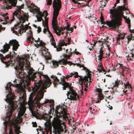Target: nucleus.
I'll return each mask as SVG.
<instances>
[{
    "label": "nucleus",
    "instance_id": "6ab92c4d",
    "mask_svg": "<svg viewBox=\"0 0 134 134\" xmlns=\"http://www.w3.org/2000/svg\"><path fill=\"white\" fill-rule=\"evenodd\" d=\"M10 44H4L3 46V49H2L1 51L3 54L8 52L9 49L10 48Z\"/></svg>",
    "mask_w": 134,
    "mask_h": 134
},
{
    "label": "nucleus",
    "instance_id": "13d9d810",
    "mask_svg": "<svg viewBox=\"0 0 134 134\" xmlns=\"http://www.w3.org/2000/svg\"><path fill=\"white\" fill-rule=\"evenodd\" d=\"M37 31L38 33H39L41 31V28L40 27H38Z\"/></svg>",
    "mask_w": 134,
    "mask_h": 134
},
{
    "label": "nucleus",
    "instance_id": "4be33fe9",
    "mask_svg": "<svg viewBox=\"0 0 134 134\" xmlns=\"http://www.w3.org/2000/svg\"><path fill=\"white\" fill-rule=\"evenodd\" d=\"M44 58L46 60L47 63H48V62L47 60H50L51 59L52 57L50 53L47 52L45 54V55H44Z\"/></svg>",
    "mask_w": 134,
    "mask_h": 134
},
{
    "label": "nucleus",
    "instance_id": "e2e57ef3",
    "mask_svg": "<svg viewBox=\"0 0 134 134\" xmlns=\"http://www.w3.org/2000/svg\"><path fill=\"white\" fill-rule=\"evenodd\" d=\"M98 65L100 69L102 68V67H103L102 64H101V63L100 62L99 63Z\"/></svg>",
    "mask_w": 134,
    "mask_h": 134
},
{
    "label": "nucleus",
    "instance_id": "9d476101",
    "mask_svg": "<svg viewBox=\"0 0 134 134\" xmlns=\"http://www.w3.org/2000/svg\"><path fill=\"white\" fill-rule=\"evenodd\" d=\"M34 87H32L33 92L34 93H36L39 89L41 86L42 82L41 79L38 80H34Z\"/></svg>",
    "mask_w": 134,
    "mask_h": 134
},
{
    "label": "nucleus",
    "instance_id": "72a5a7b5",
    "mask_svg": "<svg viewBox=\"0 0 134 134\" xmlns=\"http://www.w3.org/2000/svg\"><path fill=\"white\" fill-rule=\"evenodd\" d=\"M129 29L130 30V31L131 32V37H130V38H128V40H131V39H132V38H134V37L133 36V34H134V29L131 30V27H130V29Z\"/></svg>",
    "mask_w": 134,
    "mask_h": 134
},
{
    "label": "nucleus",
    "instance_id": "7c9ffc66",
    "mask_svg": "<svg viewBox=\"0 0 134 134\" xmlns=\"http://www.w3.org/2000/svg\"><path fill=\"white\" fill-rule=\"evenodd\" d=\"M124 88L125 89L127 88L129 89L130 88H131V85L129 83V81H127L126 83H124Z\"/></svg>",
    "mask_w": 134,
    "mask_h": 134
},
{
    "label": "nucleus",
    "instance_id": "de8ad7c7",
    "mask_svg": "<svg viewBox=\"0 0 134 134\" xmlns=\"http://www.w3.org/2000/svg\"><path fill=\"white\" fill-rule=\"evenodd\" d=\"M15 131L16 132V131H17V132H19L18 131H19V129H20V127H18L17 126H15Z\"/></svg>",
    "mask_w": 134,
    "mask_h": 134
},
{
    "label": "nucleus",
    "instance_id": "2eb2a0df",
    "mask_svg": "<svg viewBox=\"0 0 134 134\" xmlns=\"http://www.w3.org/2000/svg\"><path fill=\"white\" fill-rule=\"evenodd\" d=\"M63 63L64 65H66L67 64L69 65L70 66H71L72 65H76L77 66H79L80 68L83 67V65H81L77 63H73L70 61L67 62L66 60H64L63 61Z\"/></svg>",
    "mask_w": 134,
    "mask_h": 134
},
{
    "label": "nucleus",
    "instance_id": "412c9836",
    "mask_svg": "<svg viewBox=\"0 0 134 134\" xmlns=\"http://www.w3.org/2000/svg\"><path fill=\"white\" fill-rule=\"evenodd\" d=\"M128 58L130 60H132L134 58V50H130L128 53Z\"/></svg>",
    "mask_w": 134,
    "mask_h": 134
},
{
    "label": "nucleus",
    "instance_id": "c03bdc74",
    "mask_svg": "<svg viewBox=\"0 0 134 134\" xmlns=\"http://www.w3.org/2000/svg\"><path fill=\"white\" fill-rule=\"evenodd\" d=\"M75 72L74 73H71L70 74H69L67 75L66 76V77L68 79L70 77H72V75H75Z\"/></svg>",
    "mask_w": 134,
    "mask_h": 134
},
{
    "label": "nucleus",
    "instance_id": "f03ea898",
    "mask_svg": "<svg viewBox=\"0 0 134 134\" xmlns=\"http://www.w3.org/2000/svg\"><path fill=\"white\" fill-rule=\"evenodd\" d=\"M11 53H10L9 54L6 55L5 57H4L2 54H0V59L1 61L7 67L10 65L11 64H12V65L13 64H14L15 60L18 62V66H16L14 67V68L17 72L18 77L20 79H22L24 78V75H25V73L24 72L23 69L24 65L25 63L24 61V58L20 57L18 56L15 58L13 55L12 56Z\"/></svg>",
    "mask_w": 134,
    "mask_h": 134
},
{
    "label": "nucleus",
    "instance_id": "7ed1b4c3",
    "mask_svg": "<svg viewBox=\"0 0 134 134\" xmlns=\"http://www.w3.org/2000/svg\"><path fill=\"white\" fill-rule=\"evenodd\" d=\"M123 6H119L116 9L114 6L112 9H110L109 13L112 15V19L111 21H107L106 23L111 29L114 30L118 29L119 27L121 25L122 17L125 16L122 11L124 10Z\"/></svg>",
    "mask_w": 134,
    "mask_h": 134
},
{
    "label": "nucleus",
    "instance_id": "2f4dec72",
    "mask_svg": "<svg viewBox=\"0 0 134 134\" xmlns=\"http://www.w3.org/2000/svg\"><path fill=\"white\" fill-rule=\"evenodd\" d=\"M52 37L51 39V44L52 45L54 46V48H57L55 40L53 36Z\"/></svg>",
    "mask_w": 134,
    "mask_h": 134
},
{
    "label": "nucleus",
    "instance_id": "3c124183",
    "mask_svg": "<svg viewBox=\"0 0 134 134\" xmlns=\"http://www.w3.org/2000/svg\"><path fill=\"white\" fill-rule=\"evenodd\" d=\"M98 71H99V72H101L102 71L104 72H105V70L104 69L103 67L100 68V69H98Z\"/></svg>",
    "mask_w": 134,
    "mask_h": 134
},
{
    "label": "nucleus",
    "instance_id": "9b49d317",
    "mask_svg": "<svg viewBox=\"0 0 134 134\" xmlns=\"http://www.w3.org/2000/svg\"><path fill=\"white\" fill-rule=\"evenodd\" d=\"M61 4H59L58 6L55 7H54L53 15V18L57 19L58 14H59L60 9L61 8Z\"/></svg>",
    "mask_w": 134,
    "mask_h": 134
},
{
    "label": "nucleus",
    "instance_id": "c85d7f7f",
    "mask_svg": "<svg viewBox=\"0 0 134 134\" xmlns=\"http://www.w3.org/2000/svg\"><path fill=\"white\" fill-rule=\"evenodd\" d=\"M15 27L14 28H12L11 30L13 32V33H14L15 34H16L17 35L19 36V34H20L19 32V30L18 31V32H17L16 31L14 30V29H17L18 27L16 26L15 25Z\"/></svg>",
    "mask_w": 134,
    "mask_h": 134
},
{
    "label": "nucleus",
    "instance_id": "f8f14e48",
    "mask_svg": "<svg viewBox=\"0 0 134 134\" xmlns=\"http://www.w3.org/2000/svg\"><path fill=\"white\" fill-rule=\"evenodd\" d=\"M70 25L67 24V26L64 27L59 28L57 29H54V32L58 36L60 35V32L61 31H64L66 29L67 30H69V27Z\"/></svg>",
    "mask_w": 134,
    "mask_h": 134
},
{
    "label": "nucleus",
    "instance_id": "338daca9",
    "mask_svg": "<svg viewBox=\"0 0 134 134\" xmlns=\"http://www.w3.org/2000/svg\"><path fill=\"white\" fill-rule=\"evenodd\" d=\"M74 29V28L72 27H69V30H68L69 31H70L71 32H72L73 31V29Z\"/></svg>",
    "mask_w": 134,
    "mask_h": 134
},
{
    "label": "nucleus",
    "instance_id": "0eeeda50",
    "mask_svg": "<svg viewBox=\"0 0 134 134\" xmlns=\"http://www.w3.org/2000/svg\"><path fill=\"white\" fill-rule=\"evenodd\" d=\"M19 9L16 10L13 13V14L20 20V22L23 23L25 22L26 20H28V15H27L25 14H23V16H21L20 10L22 8L20 6H19Z\"/></svg>",
    "mask_w": 134,
    "mask_h": 134
},
{
    "label": "nucleus",
    "instance_id": "09e8293b",
    "mask_svg": "<svg viewBox=\"0 0 134 134\" xmlns=\"http://www.w3.org/2000/svg\"><path fill=\"white\" fill-rule=\"evenodd\" d=\"M32 124H33L32 126L33 127H36L37 126V125L36 122H32Z\"/></svg>",
    "mask_w": 134,
    "mask_h": 134
},
{
    "label": "nucleus",
    "instance_id": "49530a36",
    "mask_svg": "<svg viewBox=\"0 0 134 134\" xmlns=\"http://www.w3.org/2000/svg\"><path fill=\"white\" fill-rule=\"evenodd\" d=\"M13 18L12 19H11L10 20H8V21H7V22H8V23H9L10 24L15 19V18H14V16H15V15H14L13 14Z\"/></svg>",
    "mask_w": 134,
    "mask_h": 134
},
{
    "label": "nucleus",
    "instance_id": "f3484780",
    "mask_svg": "<svg viewBox=\"0 0 134 134\" xmlns=\"http://www.w3.org/2000/svg\"><path fill=\"white\" fill-rule=\"evenodd\" d=\"M45 128L44 129L47 133L49 132L52 131V126L51 124L47 122H46L44 123Z\"/></svg>",
    "mask_w": 134,
    "mask_h": 134
},
{
    "label": "nucleus",
    "instance_id": "e433bc0d",
    "mask_svg": "<svg viewBox=\"0 0 134 134\" xmlns=\"http://www.w3.org/2000/svg\"><path fill=\"white\" fill-rule=\"evenodd\" d=\"M8 122L7 121H5L3 123V124L4 125V131L7 132V125L8 124Z\"/></svg>",
    "mask_w": 134,
    "mask_h": 134
},
{
    "label": "nucleus",
    "instance_id": "a18cd8bd",
    "mask_svg": "<svg viewBox=\"0 0 134 134\" xmlns=\"http://www.w3.org/2000/svg\"><path fill=\"white\" fill-rule=\"evenodd\" d=\"M119 85V80H117L115 82V84L114 86V87H118Z\"/></svg>",
    "mask_w": 134,
    "mask_h": 134
},
{
    "label": "nucleus",
    "instance_id": "b1692460",
    "mask_svg": "<svg viewBox=\"0 0 134 134\" xmlns=\"http://www.w3.org/2000/svg\"><path fill=\"white\" fill-rule=\"evenodd\" d=\"M27 28L28 27H27V26L26 25L24 27H23L22 29H19V31L20 34L21 35V34L23 33L24 32H25L28 29Z\"/></svg>",
    "mask_w": 134,
    "mask_h": 134
},
{
    "label": "nucleus",
    "instance_id": "69168bd1",
    "mask_svg": "<svg viewBox=\"0 0 134 134\" xmlns=\"http://www.w3.org/2000/svg\"><path fill=\"white\" fill-rule=\"evenodd\" d=\"M126 68L127 69V68H126L125 66V68H123V69H122V73L123 74V75H124V71L125 70V69Z\"/></svg>",
    "mask_w": 134,
    "mask_h": 134
},
{
    "label": "nucleus",
    "instance_id": "f704fd0d",
    "mask_svg": "<svg viewBox=\"0 0 134 134\" xmlns=\"http://www.w3.org/2000/svg\"><path fill=\"white\" fill-rule=\"evenodd\" d=\"M80 84L82 86V84L83 83H84V85L85 87H88V84L89 83V82H88V81H86L85 80L83 81V83L82 84H81V81H80Z\"/></svg>",
    "mask_w": 134,
    "mask_h": 134
},
{
    "label": "nucleus",
    "instance_id": "393cba45",
    "mask_svg": "<svg viewBox=\"0 0 134 134\" xmlns=\"http://www.w3.org/2000/svg\"><path fill=\"white\" fill-rule=\"evenodd\" d=\"M42 118L44 120L47 121L50 119L51 117L48 114L45 113L42 115Z\"/></svg>",
    "mask_w": 134,
    "mask_h": 134
},
{
    "label": "nucleus",
    "instance_id": "bf43d9fd",
    "mask_svg": "<svg viewBox=\"0 0 134 134\" xmlns=\"http://www.w3.org/2000/svg\"><path fill=\"white\" fill-rule=\"evenodd\" d=\"M75 72H74L73 73H74ZM75 74L76 75L74 76V77H75V78H77L79 76V75H78V73L77 72H75Z\"/></svg>",
    "mask_w": 134,
    "mask_h": 134
},
{
    "label": "nucleus",
    "instance_id": "603ef678",
    "mask_svg": "<svg viewBox=\"0 0 134 134\" xmlns=\"http://www.w3.org/2000/svg\"><path fill=\"white\" fill-rule=\"evenodd\" d=\"M82 67L83 68V70H85L86 72H87L88 71H89L88 69H87L86 67H85L84 65H83V66Z\"/></svg>",
    "mask_w": 134,
    "mask_h": 134
},
{
    "label": "nucleus",
    "instance_id": "4468645a",
    "mask_svg": "<svg viewBox=\"0 0 134 134\" xmlns=\"http://www.w3.org/2000/svg\"><path fill=\"white\" fill-rule=\"evenodd\" d=\"M47 5H51L52 3V0H47ZM59 4H61V2L60 3H59V2L57 0H54L52 6L54 8V7H55L58 6Z\"/></svg>",
    "mask_w": 134,
    "mask_h": 134
},
{
    "label": "nucleus",
    "instance_id": "37998d69",
    "mask_svg": "<svg viewBox=\"0 0 134 134\" xmlns=\"http://www.w3.org/2000/svg\"><path fill=\"white\" fill-rule=\"evenodd\" d=\"M50 102V103H54V100H49L48 99H46V100L44 101V103L46 104Z\"/></svg>",
    "mask_w": 134,
    "mask_h": 134
},
{
    "label": "nucleus",
    "instance_id": "39448f33",
    "mask_svg": "<svg viewBox=\"0 0 134 134\" xmlns=\"http://www.w3.org/2000/svg\"><path fill=\"white\" fill-rule=\"evenodd\" d=\"M27 7L28 8L31 9L30 10L31 12H33L34 13H37V15H36L38 21H41L42 20L43 25H45L44 23V20L42 19V17L44 16L45 15L44 18L45 20V25L46 27L48 28V19L47 18V16L48 15V14L46 11H44L42 13L40 12V9L37 7L36 6L34 3H32L30 5H28Z\"/></svg>",
    "mask_w": 134,
    "mask_h": 134
},
{
    "label": "nucleus",
    "instance_id": "6e6552de",
    "mask_svg": "<svg viewBox=\"0 0 134 134\" xmlns=\"http://www.w3.org/2000/svg\"><path fill=\"white\" fill-rule=\"evenodd\" d=\"M35 71L32 68H30L27 71L28 74L27 76L28 78L30 79V78L34 79L38 76V77L41 79V75H42L46 78V75L43 74L41 72H34Z\"/></svg>",
    "mask_w": 134,
    "mask_h": 134
},
{
    "label": "nucleus",
    "instance_id": "5fc2aeb1",
    "mask_svg": "<svg viewBox=\"0 0 134 134\" xmlns=\"http://www.w3.org/2000/svg\"><path fill=\"white\" fill-rule=\"evenodd\" d=\"M119 65H120V68L121 69H123V68H125V66H123L122 64L120 63H119Z\"/></svg>",
    "mask_w": 134,
    "mask_h": 134
},
{
    "label": "nucleus",
    "instance_id": "aec40b11",
    "mask_svg": "<svg viewBox=\"0 0 134 134\" xmlns=\"http://www.w3.org/2000/svg\"><path fill=\"white\" fill-rule=\"evenodd\" d=\"M97 91L98 92V97L100 100H102L103 99L104 96L102 93V91L100 88H97L96 89Z\"/></svg>",
    "mask_w": 134,
    "mask_h": 134
},
{
    "label": "nucleus",
    "instance_id": "6e6d98bb",
    "mask_svg": "<svg viewBox=\"0 0 134 134\" xmlns=\"http://www.w3.org/2000/svg\"><path fill=\"white\" fill-rule=\"evenodd\" d=\"M105 45L106 46V47H108V49L109 50V51H110V47H109L110 46L109 44H105Z\"/></svg>",
    "mask_w": 134,
    "mask_h": 134
},
{
    "label": "nucleus",
    "instance_id": "774afa93",
    "mask_svg": "<svg viewBox=\"0 0 134 134\" xmlns=\"http://www.w3.org/2000/svg\"><path fill=\"white\" fill-rule=\"evenodd\" d=\"M100 20H101V21L102 22V23H103V21L104 20V18H103V16H101L100 17Z\"/></svg>",
    "mask_w": 134,
    "mask_h": 134
},
{
    "label": "nucleus",
    "instance_id": "dca6fc26",
    "mask_svg": "<svg viewBox=\"0 0 134 134\" xmlns=\"http://www.w3.org/2000/svg\"><path fill=\"white\" fill-rule=\"evenodd\" d=\"M91 71L90 70L89 71H88L87 72V76H85L84 78H82V77H81L80 79L79 80L80 81H81V84H82L83 83V81L85 80L86 81H88L89 78H90L91 77V75L90 74Z\"/></svg>",
    "mask_w": 134,
    "mask_h": 134
},
{
    "label": "nucleus",
    "instance_id": "c756f323",
    "mask_svg": "<svg viewBox=\"0 0 134 134\" xmlns=\"http://www.w3.org/2000/svg\"><path fill=\"white\" fill-rule=\"evenodd\" d=\"M125 33H121L119 34L116 38L119 37L120 39H123L125 37Z\"/></svg>",
    "mask_w": 134,
    "mask_h": 134
},
{
    "label": "nucleus",
    "instance_id": "4d7b16f0",
    "mask_svg": "<svg viewBox=\"0 0 134 134\" xmlns=\"http://www.w3.org/2000/svg\"><path fill=\"white\" fill-rule=\"evenodd\" d=\"M117 66V65H116V66L114 67L112 70V71H115L116 70V69H118V68H116V67Z\"/></svg>",
    "mask_w": 134,
    "mask_h": 134
},
{
    "label": "nucleus",
    "instance_id": "5701e85b",
    "mask_svg": "<svg viewBox=\"0 0 134 134\" xmlns=\"http://www.w3.org/2000/svg\"><path fill=\"white\" fill-rule=\"evenodd\" d=\"M57 21L56 20V19L53 18L52 20V25L54 29H54H58L57 27Z\"/></svg>",
    "mask_w": 134,
    "mask_h": 134
},
{
    "label": "nucleus",
    "instance_id": "4c0bfd02",
    "mask_svg": "<svg viewBox=\"0 0 134 134\" xmlns=\"http://www.w3.org/2000/svg\"><path fill=\"white\" fill-rule=\"evenodd\" d=\"M125 20L126 22L128 24L129 29H130V27H131L130 20L128 18L125 19Z\"/></svg>",
    "mask_w": 134,
    "mask_h": 134
},
{
    "label": "nucleus",
    "instance_id": "1a4fd4ad",
    "mask_svg": "<svg viewBox=\"0 0 134 134\" xmlns=\"http://www.w3.org/2000/svg\"><path fill=\"white\" fill-rule=\"evenodd\" d=\"M6 4L4 5L3 8L7 10L11 9L12 7H15L17 4V0H2Z\"/></svg>",
    "mask_w": 134,
    "mask_h": 134
},
{
    "label": "nucleus",
    "instance_id": "bb28decb",
    "mask_svg": "<svg viewBox=\"0 0 134 134\" xmlns=\"http://www.w3.org/2000/svg\"><path fill=\"white\" fill-rule=\"evenodd\" d=\"M102 48H100L99 51L100 54L98 56V60H101L102 58V57L103 54V52L102 51Z\"/></svg>",
    "mask_w": 134,
    "mask_h": 134
},
{
    "label": "nucleus",
    "instance_id": "58836bf2",
    "mask_svg": "<svg viewBox=\"0 0 134 134\" xmlns=\"http://www.w3.org/2000/svg\"><path fill=\"white\" fill-rule=\"evenodd\" d=\"M122 39H120L119 37L116 38L117 42L118 44L121 45L122 44Z\"/></svg>",
    "mask_w": 134,
    "mask_h": 134
},
{
    "label": "nucleus",
    "instance_id": "79ce46f5",
    "mask_svg": "<svg viewBox=\"0 0 134 134\" xmlns=\"http://www.w3.org/2000/svg\"><path fill=\"white\" fill-rule=\"evenodd\" d=\"M96 106L94 105H90L89 106V109L90 110H93L94 111V108H96Z\"/></svg>",
    "mask_w": 134,
    "mask_h": 134
},
{
    "label": "nucleus",
    "instance_id": "a878e982",
    "mask_svg": "<svg viewBox=\"0 0 134 134\" xmlns=\"http://www.w3.org/2000/svg\"><path fill=\"white\" fill-rule=\"evenodd\" d=\"M29 80H26L25 81V83H24V87H26V86H27V87L28 88L30 86V79H29L28 78Z\"/></svg>",
    "mask_w": 134,
    "mask_h": 134
},
{
    "label": "nucleus",
    "instance_id": "c9c22d12",
    "mask_svg": "<svg viewBox=\"0 0 134 134\" xmlns=\"http://www.w3.org/2000/svg\"><path fill=\"white\" fill-rule=\"evenodd\" d=\"M67 41H68V42L67 43H65V42H64V43H62L61 44V46H62L64 45L66 46L68 44H69L71 42V38H68L67 39Z\"/></svg>",
    "mask_w": 134,
    "mask_h": 134
},
{
    "label": "nucleus",
    "instance_id": "8fccbe9b",
    "mask_svg": "<svg viewBox=\"0 0 134 134\" xmlns=\"http://www.w3.org/2000/svg\"><path fill=\"white\" fill-rule=\"evenodd\" d=\"M31 35H30L29 36H28L27 38V40L30 42H31Z\"/></svg>",
    "mask_w": 134,
    "mask_h": 134
},
{
    "label": "nucleus",
    "instance_id": "423d86ee",
    "mask_svg": "<svg viewBox=\"0 0 134 134\" xmlns=\"http://www.w3.org/2000/svg\"><path fill=\"white\" fill-rule=\"evenodd\" d=\"M46 80L45 81V85H43L40 90L37 92V94L34 98V99L36 100V102L38 103L41 99L43 98V94L42 93V91L47 88V87H49L51 85V82L49 78L47 76H46Z\"/></svg>",
    "mask_w": 134,
    "mask_h": 134
},
{
    "label": "nucleus",
    "instance_id": "ddd939ff",
    "mask_svg": "<svg viewBox=\"0 0 134 134\" xmlns=\"http://www.w3.org/2000/svg\"><path fill=\"white\" fill-rule=\"evenodd\" d=\"M9 43L10 45L13 46L12 49L13 51H16L19 46L18 42L15 40L10 41Z\"/></svg>",
    "mask_w": 134,
    "mask_h": 134
},
{
    "label": "nucleus",
    "instance_id": "052dcab7",
    "mask_svg": "<svg viewBox=\"0 0 134 134\" xmlns=\"http://www.w3.org/2000/svg\"><path fill=\"white\" fill-rule=\"evenodd\" d=\"M57 48L56 49L57 50V51H59L62 50V48L60 47H59L58 48Z\"/></svg>",
    "mask_w": 134,
    "mask_h": 134
},
{
    "label": "nucleus",
    "instance_id": "0e129e2a",
    "mask_svg": "<svg viewBox=\"0 0 134 134\" xmlns=\"http://www.w3.org/2000/svg\"><path fill=\"white\" fill-rule=\"evenodd\" d=\"M41 41V40H40V38H38L37 40H36L35 39V41L36 42L37 44L38 43V42H39L40 41Z\"/></svg>",
    "mask_w": 134,
    "mask_h": 134
},
{
    "label": "nucleus",
    "instance_id": "680f3d73",
    "mask_svg": "<svg viewBox=\"0 0 134 134\" xmlns=\"http://www.w3.org/2000/svg\"><path fill=\"white\" fill-rule=\"evenodd\" d=\"M107 0H105V1H106V2H105V4L104 5H102L100 7L101 8H103L104 7H105V4H106V2H107Z\"/></svg>",
    "mask_w": 134,
    "mask_h": 134
},
{
    "label": "nucleus",
    "instance_id": "20e7f679",
    "mask_svg": "<svg viewBox=\"0 0 134 134\" xmlns=\"http://www.w3.org/2000/svg\"><path fill=\"white\" fill-rule=\"evenodd\" d=\"M51 78L53 79V84L54 86L56 87V85L59 83V84H62L63 86V88L65 90V88L69 87L70 91L68 92L67 95L68 96V98L70 100H76L79 98V96L76 92L70 87L71 84H70L68 82H66L64 79H63L62 82H59V80L58 79L57 77L55 76L52 75L51 76Z\"/></svg>",
    "mask_w": 134,
    "mask_h": 134
},
{
    "label": "nucleus",
    "instance_id": "cd10ccee",
    "mask_svg": "<svg viewBox=\"0 0 134 134\" xmlns=\"http://www.w3.org/2000/svg\"><path fill=\"white\" fill-rule=\"evenodd\" d=\"M31 113L32 115L35 117L37 119H39L41 116V115L39 113L36 112V113L34 112V111H32Z\"/></svg>",
    "mask_w": 134,
    "mask_h": 134
},
{
    "label": "nucleus",
    "instance_id": "473e14b6",
    "mask_svg": "<svg viewBox=\"0 0 134 134\" xmlns=\"http://www.w3.org/2000/svg\"><path fill=\"white\" fill-rule=\"evenodd\" d=\"M43 26H44V29H43V32L45 34L46 33L47 31V30L48 31V32H49V34H50V36H52V35L51 34V33L48 30V28H47L46 27V26L45 25H43Z\"/></svg>",
    "mask_w": 134,
    "mask_h": 134
},
{
    "label": "nucleus",
    "instance_id": "864d4df0",
    "mask_svg": "<svg viewBox=\"0 0 134 134\" xmlns=\"http://www.w3.org/2000/svg\"><path fill=\"white\" fill-rule=\"evenodd\" d=\"M109 38V37H107L105 38L104 39V41H105V42H106V43H108L109 42L108 41V39Z\"/></svg>",
    "mask_w": 134,
    "mask_h": 134
},
{
    "label": "nucleus",
    "instance_id": "ea45409f",
    "mask_svg": "<svg viewBox=\"0 0 134 134\" xmlns=\"http://www.w3.org/2000/svg\"><path fill=\"white\" fill-rule=\"evenodd\" d=\"M39 42V43H38L37 44V45L38 46H45V43L43 42L42 41H40Z\"/></svg>",
    "mask_w": 134,
    "mask_h": 134
},
{
    "label": "nucleus",
    "instance_id": "a19ab883",
    "mask_svg": "<svg viewBox=\"0 0 134 134\" xmlns=\"http://www.w3.org/2000/svg\"><path fill=\"white\" fill-rule=\"evenodd\" d=\"M9 134H14L13 133V129L11 127L9 128ZM15 134H19V132H17V131L15 132ZM7 134H8L7 133Z\"/></svg>",
    "mask_w": 134,
    "mask_h": 134
},
{
    "label": "nucleus",
    "instance_id": "a211bd4d",
    "mask_svg": "<svg viewBox=\"0 0 134 134\" xmlns=\"http://www.w3.org/2000/svg\"><path fill=\"white\" fill-rule=\"evenodd\" d=\"M67 58H66L65 60L63 59L62 60H59L58 62L56 61L53 60V61H52L51 62L52 63L53 65L54 66V67L56 68L58 66L59 63L60 64H62L64 65L63 64V61L64 60H66L67 61Z\"/></svg>",
    "mask_w": 134,
    "mask_h": 134
},
{
    "label": "nucleus",
    "instance_id": "f257e3e1",
    "mask_svg": "<svg viewBox=\"0 0 134 134\" xmlns=\"http://www.w3.org/2000/svg\"><path fill=\"white\" fill-rule=\"evenodd\" d=\"M15 86L17 87L18 91H22L20 93L19 96V101L21 103L24 102L26 97V94L25 92L23 91L24 88L23 86L18 84L14 83L13 84L11 82H9L5 87V88L7 90H8L9 94L6 96V99L5 100L9 103L8 107L10 108V110L6 113V118L8 119V121L11 123V125H14V123L13 121L10 120L12 114L13 110L18 106L17 102L15 101H13L15 98V96L12 92V89L11 86Z\"/></svg>",
    "mask_w": 134,
    "mask_h": 134
}]
</instances>
